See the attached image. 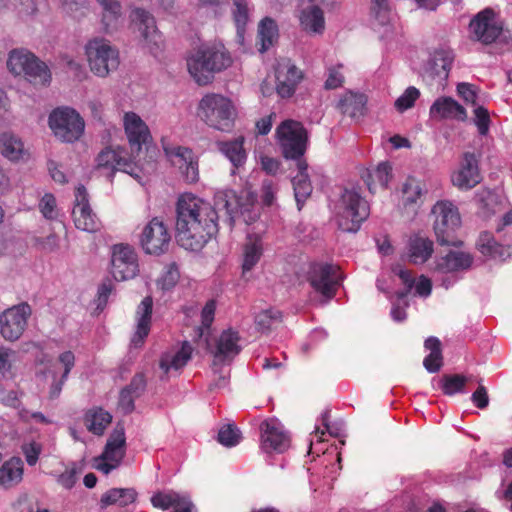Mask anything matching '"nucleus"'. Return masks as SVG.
<instances>
[{
    "mask_svg": "<svg viewBox=\"0 0 512 512\" xmlns=\"http://www.w3.org/2000/svg\"><path fill=\"white\" fill-rule=\"evenodd\" d=\"M239 207L233 190L217 191L214 206L192 193L182 194L176 206L178 244L186 250H201L218 232L217 210L224 209L232 225Z\"/></svg>",
    "mask_w": 512,
    "mask_h": 512,
    "instance_id": "nucleus-1",
    "label": "nucleus"
},
{
    "mask_svg": "<svg viewBox=\"0 0 512 512\" xmlns=\"http://www.w3.org/2000/svg\"><path fill=\"white\" fill-rule=\"evenodd\" d=\"M186 61L189 74L199 85H207L214 73L226 69L232 63L229 52L220 41L201 44L190 52Z\"/></svg>",
    "mask_w": 512,
    "mask_h": 512,
    "instance_id": "nucleus-2",
    "label": "nucleus"
},
{
    "mask_svg": "<svg viewBox=\"0 0 512 512\" xmlns=\"http://www.w3.org/2000/svg\"><path fill=\"white\" fill-rule=\"evenodd\" d=\"M454 249L437 255L429 266L434 281L445 289L453 287L474 263L471 252L458 248L462 242H455Z\"/></svg>",
    "mask_w": 512,
    "mask_h": 512,
    "instance_id": "nucleus-3",
    "label": "nucleus"
},
{
    "mask_svg": "<svg viewBox=\"0 0 512 512\" xmlns=\"http://www.w3.org/2000/svg\"><path fill=\"white\" fill-rule=\"evenodd\" d=\"M370 207L356 187L343 189L336 204V219L339 228L345 232H357L368 218Z\"/></svg>",
    "mask_w": 512,
    "mask_h": 512,
    "instance_id": "nucleus-4",
    "label": "nucleus"
},
{
    "mask_svg": "<svg viewBox=\"0 0 512 512\" xmlns=\"http://www.w3.org/2000/svg\"><path fill=\"white\" fill-rule=\"evenodd\" d=\"M198 110L199 116L208 126L220 131H230L237 116L232 100L217 93L203 96Z\"/></svg>",
    "mask_w": 512,
    "mask_h": 512,
    "instance_id": "nucleus-5",
    "label": "nucleus"
},
{
    "mask_svg": "<svg viewBox=\"0 0 512 512\" xmlns=\"http://www.w3.org/2000/svg\"><path fill=\"white\" fill-rule=\"evenodd\" d=\"M8 70L16 75H23L34 85L46 86L51 81V73L47 65L40 61L32 52L24 48L13 49L7 59Z\"/></svg>",
    "mask_w": 512,
    "mask_h": 512,
    "instance_id": "nucleus-6",
    "label": "nucleus"
},
{
    "mask_svg": "<svg viewBox=\"0 0 512 512\" xmlns=\"http://www.w3.org/2000/svg\"><path fill=\"white\" fill-rule=\"evenodd\" d=\"M74 364L75 356L72 351L61 353L57 363H52L45 355L37 360V379L40 382L49 384L50 398L54 399L60 395Z\"/></svg>",
    "mask_w": 512,
    "mask_h": 512,
    "instance_id": "nucleus-7",
    "label": "nucleus"
},
{
    "mask_svg": "<svg viewBox=\"0 0 512 512\" xmlns=\"http://www.w3.org/2000/svg\"><path fill=\"white\" fill-rule=\"evenodd\" d=\"M85 54L90 70L98 77H107L120 64L118 49L102 37L89 40L85 45Z\"/></svg>",
    "mask_w": 512,
    "mask_h": 512,
    "instance_id": "nucleus-8",
    "label": "nucleus"
},
{
    "mask_svg": "<svg viewBox=\"0 0 512 512\" xmlns=\"http://www.w3.org/2000/svg\"><path fill=\"white\" fill-rule=\"evenodd\" d=\"M49 128L53 135L64 143L78 141L84 133L85 122L82 116L68 106L57 107L48 118Z\"/></svg>",
    "mask_w": 512,
    "mask_h": 512,
    "instance_id": "nucleus-9",
    "label": "nucleus"
},
{
    "mask_svg": "<svg viewBox=\"0 0 512 512\" xmlns=\"http://www.w3.org/2000/svg\"><path fill=\"white\" fill-rule=\"evenodd\" d=\"M276 140L286 159L302 160L307 146V132L303 125L287 119L276 128Z\"/></svg>",
    "mask_w": 512,
    "mask_h": 512,
    "instance_id": "nucleus-10",
    "label": "nucleus"
},
{
    "mask_svg": "<svg viewBox=\"0 0 512 512\" xmlns=\"http://www.w3.org/2000/svg\"><path fill=\"white\" fill-rule=\"evenodd\" d=\"M434 231L441 245H456L453 240L455 231L461 225V217L456 205L449 200L437 201L433 208Z\"/></svg>",
    "mask_w": 512,
    "mask_h": 512,
    "instance_id": "nucleus-11",
    "label": "nucleus"
},
{
    "mask_svg": "<svg viewBox=\"0 0 512 512\" xmlns=\"http://www.w3.org/2000/svg\"><path fill=\"white\" fill-rule=\"evenodd\" d=\"M342 279L340 268L328 263L312 264L308 274V280L312 288L326 300L334 297Z\"/></svg>",
    "mask_w": 512,
    "mask_h": 512,
    "instance_id": "nucleus-12",
    "label": "nucleus"
},
{
    "mask_svg": "<svg viewBox=\"0 0 512 512\" xmlns=\"http://www.w3.org/2000/svg\"><path fill=\"white\" fill-rule=\"evenodd\" d=\"M136 156L127 157L123 149L117 150L105 148L97 158V168L104 171L107 176H111L115 171H122L140 181L141 168L135 162Z\"/></svg>",
    "mask_w": 512,
    "mask_h": 512,
    "instance_id": "nucleus-13",
    "label": "nucleus"
},
{
    "mask_svg": "<svg viewBox=\"0 0 512 512\" xmlns=\"http://www.w3.org/2000/svg\"><path fill=\"white\" fill-rule=\"evenodd\" d=\"M32 309L26 302L14 305L4 310L0 315V333L9 341L18 340L27 327V321Z\"/></svg>",
    "mask_w": 512,
    "mask_h": 512,
    "instance_id": "nucleus-14",
    "label": "nucleus"
},
{
    "mask_svg": "<svg viewBox=\"0 0 512 512\" xmlns=\"http://www.w3.org/2000/svg\"><path fill=\"white\" fill-rule=\"evenodd\" d=\"M171 235L167 226L158 218L150 220L140 234V245L146 254L162 255L168 251Z\"/></svg>",
    "mask_w": 512,
    "mask_h": 512,
    "instance_id": "nucleus-15",
    "label": "nucleus"
},
{
    "mask_svg": "<svg viewBox=\"0 0 512 512\" xmlns=\"http://www.w3.org/2000/svg\"><path fill=\"white\" fill-rule=\"evenodd\" d=\"M124 456V432L122 430H115L109 437L102 454L94 459V467L107 475L120 466Z\"/></svg>",
    "mask_w": 512,
    "mask_h": 512,
    "instance_id": "nucleus-16",
    "label": "nucleus"
},
{
    "mask_svg": "<svg viewBox=\"0 0 512 512\" xmlns=\"http://www.w3.org/2000/svg\"><path fill=\"white\" fill-rule=\"evenodd\" d=\"M73 221L77 229L94 233L100 230L101 222L92 211L89 204L88 193L83 185H79L75 191V204L72 211Z\"/></svg>",
    "mask_w": 512,
    "mask_h": 512,
    "instance_id": "nucleus-17",
    "label": "nucleus"
},
{
    "mask_svg": "<svg viewBox=\"0 0 512 512\" xmlns=\"http://www.w3.org/2000/svg\"><path fill=\"white\" fill-rule=\"evenodd\" d=\"M290 447V436L276 418L261 424V448L266 453H283Z\"/></svg>",
    "mask_w": 512,
    "mask_h": 512,
    "instance_id": "nucleus-18",
    "label": "nucleus"
},
{
    "mask_svg": "<svg viewBox=\"0 0 512 512\" xmlns=\"http://www.w3.org/2000/svg\"><path fill=\"white\" fill-rule=\"evenodd\" d=\"M470 32L477 41L490 44L500 36L502 25L491 9H485L471 20Z\"/></svg>",
    "mask_w": 512,
    "mask_h": 512,
    "instance_id": "nucleus-19",
    "label": "nucleus"
},
{
    "mask_svg": "<svg viewBox=\"0 0 512 512\" xmlns=\"http://www.w3.org/2000/svg\"><path fill=\"white\" fill-rule=\"evenodd\" d=\"M111 263V273L117 281L132 279L138 273L137 255L129 245H115Z\"/></svg>",
    "mask_w": 512,
    "mask_h": 512,
    "instance_id": "nucleus-20",
    "label": "nucleus"
},
{
    "mask_svg": "<svg viewBox=\"0 0 512 512\" xmlns=\"http://www.w3.org/2000/svg\"><path fill=\"white\" fill-rule=\"evenodd\" d=\"M130 18L149 50L152 53L159 50L163 43V38L156 27L154 17L142 8H135L131 11Z\"/></svg>",
    "mask_w": 512,
    "mask_h": 512,
    "instance_id": "nucleus-21",
    "label": "nucleus"
},
{
    "mask_svg": "<svg viewBox=\"0 0 512 512\" xmlns=\"http://www.w3.org/2000/svg\"><path fill=\"white\" fill-rule=\"evenodd\" d=\"M166 156L177 167L185 181L196 183L199 180L198 161L193 151L182 146H164Z\"/></svg>",
    "mask_w": 512,
    "mask_h": 512,
    "instance_id": "nucleus-22",
    "label": "nucleus"
},
{
    "mask_svg": "<svg viewBox=\"0 0 512 512\" xmlns=\"http://www.w3.org/2000/svg\"><path fill=\"white\" fill-rule=\"evenodd\" d=\"M276 91L282 98L291 97L303 79V72L290 59H282L275 70Z\"/></svg>",
    "mask_w": 512,
    "mask_h": 512,
    "instance_id": "nucleus-23",
    "label": "nucleus"
},
{
    "mask_svg": "<svg viewBox=\"0 0 512 512\" xmlns=\"http://www.w3.org/2000/svg\"><path fill=\"white\" fill-rule=\"evenodd\" d=\"M453 60L454 53L449 47L435 49L424 67V75L442 84L449 76Z\"/></svg>",
    "mask_w": 512,
    "mask_h": 512,
    "instance_id": "nucleus-24",
    "label": "nucleus"
},
{
    "mask_svg": "<svg viewBox=\"0 0 512 512\" xmlns=\"http://www.w3.org/2000/svg\"><path fill=\"white\" fill-rule=\"evenodd\" d=\"M451 180L454 186L461 190H469L481 181L478 159L474 153L463 154L459 168L452 174Z\"/></svg>",
    "mask_w": 512,
    "mask_h": 512,
    "instance_id": "nucleus-25",
    "label": "nucleus"
},
{
    "mask_svg": "<svg viewBox=\"0 0 512 512\" xmlns=\"http://www.w3.org/2000/svg\"><path fill=\"white\" fill-rule=\"evenodd\" d=\"M125 133L131 148L132 156L139 154L142 145L150 139V131L147 124L134 112H126L123 116Z\"/></svg>",
    "mask_w": 512,
    "mask_h": 512,
    "instance_id": "nucleus-26",
    "label": "nucleus"
},
{
    "mask_svg": "<svg viewBox=\"0 0 512 512\" xmlns=\"http://www.w3.org/2000/svg\"><path fill=\"white\" fill-rule=\"evenodd\" d=\"M242 350L239 333L233 329L224 330L217 339L211 353L214 356V364L231 361Z\"/></svg>",
    "mask_w": 512,
    "mask_h": 512,
    "instance_id": "nucleus-27",
    "label": "nucleus"
},
{
    "mask_svg": "<svg viewBox=\"0 0 512 512\" xmlns=\"http://www.w3.org/2000/svg\"><path fill=\"white\" fill-rule=\"evenodd\" d=\"M430 118L433 120L465 121L467 113L465 108L455 99L448 96L437 98L429 109Z\"/></svg>",
    "mask_w": 512,
    "mask_h": 512,
    "instance_id": "nucleus-28",
    "label": "nucleus"
},
{
    "mask_svg": "<svg viewBox=\"0 0 512 512\" xmlns=\"http://www.w3.org/2000/svg\"><path fill=\"white\" fill-rule=\"evenodd\" d=\"M392 271L397 275L405 285V291L397 294L396 300L392 302L391 316L394 321L401 322L406 319L405 308L408 307L407 296L411 292L414 284V277L411 272L401 265H396Z\"/></svg>",
    "mask_w": 512,
    "mask_h": 512,
    "instance_id": "nucleus-29",
    "label": "nucleus"
},
{
    "mask_svg": "<svg viewBox=\"0 0 512 512\" xmlns=\"http://www.w3.org/2000/svg\"><path fill=\"white\" fill-rule=\"evenodd\" d=\"M371 14L375 18V26L378 25L383 31L379 30L381 37L390 40L398 34V29L391 15L388 0H372Z\"/></svg>",
    "mask_w": 512,
    "mask_h": 512,
    "instance_id": "nucleus-30",
    "label": "nucleus"
},
{
    "mask_svg": "<svg viewBox=\"0 0 512 512\" xmlns=\"http://www.w3.org/2000/svg\"><path fill=\"white\" fill-rule=\"evenodd\" d=\"M101 9L100 23L106 33L119 29L123 21V8L119 0H95Z\"/></svg>",
    "mask_w": 512,
    "mask_h": 512,
    "instance_id": "nucleus-31",
    "label": "nucleus"
},
{
    "mask_svg": "<svg viewBox=\"0 0 512 512\" xmlns=\"http://www.w3.org/2000/svg\"><path fill=\"white\" fill-rule=\"evenodd\" d=\"M153 301L151 297H145L139 304L136 311V331L131 339V345L139 348L143 345L145 338L150 332Z\"/></svg>",
    "mask_w": 512,
    "mask_h": 512,
    "instance_id": "nucleus-32",
    "label": "nucleus"
},
{
    "mask_svg": "<svg viewBox=\"0 0 512 512\" xmlns=\"http://www.w3.org/2000/svg\"><path fill=\"white\" fill-rule=\"evenodd\" d=\"M0 153L11 162L26 161L29 151L22 139L12 132H4L0 135Z\"/></svg>",
    "mask_w": 512,
    "mask_h": 512,
    "instance_id": "nucleus-33",
    "label": "nucleus"
},
{
    "mask_svg": "<svg viewBox=\"0 0 512 512\" xmlns=\"http://www.w3.org/2000/svg\"><path fill=\"white\" fill-rule=\"evenodd\" d=\"M230 13L236 27L237 41L243 44L246 27L254 11V5L251 0H230Z\"/></svg>",
    "mask_w": 512,
    "mask_h": 512,
    "instance_id": "nucleus-34",
    "label": "nucleus"
},
{
    "mask_svg": "<svg viewBox=\"0 0 512 512\" xmlns=\"http://www.w3.org/2000/svg\"><path fill=\"white\" fill-rule=\"evenodd\" d=\"M193 348L185 341L180 348L165 352L160 359V368L165 374L177 372L183 368L191 358Z\"/></svg>",
    "mask_w": 512,
    "mask_h": 512,
    "instance_id": "nucleus-35",
    "label": "nucleus"
},
{
    "mask_svg": "<svg viewBox=\"0 0 512 512\" xmlns=\"http://www.w3.org/2000/svg\"><path fill=\"white\" fill-rule=\"evenodd\" d=\"M24 462L20 457H10L0 462V487L10 489L23 480Z\"/></svg>",
    "mask_w": 512,
    "mask_h": 512,
    "instance_id": "nucleus-36",
    "label": "nucleus"
},
{
    "mask_svg": "<svg viewBox=\"0 0 512 512\" xmlns=\"http://www.w3.org/2000/svg\"><path fill=\"white\" fill-rule=\"evenodd\" d=\"M264 251L261 236L248 234L242 248V274L250 272L260 261Z\"/></svg>",
    "mask_w": 512,
    "mask_h": 512,
    "instance_id": "nucleus-37",
    "label": "nucleus"
},
{
    "mask_svg": "<svg viewBox=\"0 0 512 512\" xmlns=\"http://www.w3.org/2000/svg\"><path fill=\"white\" fill-rule=\"evenodd\" d=\"M433 252L434 244L429 238L414 235L409 239L407 257L411 263L415 265L424 264L432 256Z\"/></svg>",
    "mask_w": 512,
    "mask_h": 512,
    "instance_id": "nucleus-38",
    "label": "nucleus"
},
{
    "mask_svg": "<svg viewBox=\"0 0 512 512\" xmlns=\"http://www.w3.org/2000/svg\"><path fill=\"white\" fill-rule=\"evenodd\" d=\"M301 29L309 35H321L325 30V17L321 8L316 5L301 10L299 15Z\"/></svg>",
    "mask_w": 512,
    "mask_h": 512,
    "instance_id": "nucleus-39",
    "label": "nucleus"
},
{
    "mask_svg": "<svg viewBox=\"0 0 512 512\" xmlns=\"http://www.w3.org/2000/svg\"><path fill=\"white\" fill-rule=\"evenodd\" d=\"M297 168L298 173L293 177L292 184L298 209L301 210L306 199L312 193V185L307 174V163L304 160H299L297 162Z\"/></svg>",
    "mask_w": 512,
    "mask_h": 512,
    "instance_id": "nucleus-40",
    "label": "nucleus"
},
{
    "mask_svg": "<svg viewBox=\"0 0 512 512\" xmlns=\"http://www.w3.org/2000/svg\"><path fill=\"white\" fill-rule=\"evenodd\" d=\"M112 415L101 407L88 409L84 414V425L89 432L96 436L103 435L111 423Z\"/></svg>",
    "mask_w": 512,
    "mask_h": 512,
    "instance_id": "nucleus-41",
    "label": "nucleus"
},
{
    "mask_svg": "<svg viewBox=\"0 0 512 512\" xmlns=\"http://www.w3.org/2000/svg\"><path fill=\"white\" fill-rule=\"evenodd\" d=\"M366 102L364 94L347 91L340 97L338 108L351 118H359L364 114Z\"/></svg>",
    "mask_w": 512,
    "mask_h": 512,
    "instance_id": "nucleus-42",
    "label": "nucleus"
},
{
    "mask_svg": "<svg viewBox=\"0 0 512 512\" xmlns=\"http://www.w3.org/2000/svg\"><path fill=\"white\" fill-rule=\"evenodd\" d=\"M391 166L387 162L380 163L375 169H366L361 174V178L367 185L370 192H375L379 186L386 188L391 178Z\"/></svg>",
    "mask_w": 512,
    "mask_h": 512,
    "instance_id": "nucleus-43",
    "label": "nucleus"
},
{
    "mask_svg": "<svg viewBox=\"0 0 512 512\" xmlns=\"http://www.w3.org/2000/svg\"><path fill=\"white\" fill-rule=\"evenodd\" d=\"M423 187L422 183L415 178H408L402 187V204L405 208H410L412 211L422 203Z\"/></svg>",
    "mask_w": 512,
    "mask_h": 512,
    "instance_id": "nucleus-44",
    "label": "nucleus"
},
{
    "mask_svg": "<svg viewBox=\"0 0 512 512\" xmlns=\"http://www.w3.org/2000/svg\"><path fill=\"white\" fill-rule=\"evenodd\" d=\"M137 493L132 488H112L104 493L101 497L103 506L118 505L121 507L133 503Z\"/></svg>",
    "mask_w": 512,
    "mask_h": 512,
    "instance_id": "nucleus-45",
    "label": "nucleus"
},
{
    "mask_svg": "<svg viewBox=\"0 0 512 512\" xmlns=\"http://www.w3.org/2000/svg\"><path fill=\"white\" fill-rule=\"evenodd\" d=\"M258 38L260 40L259 51L264 53L278 38V26L276 22L269 17L262 19L258 26Z\"/></svg>",
    "mask_w": 512,
    "mask_h": 512,
    "instance_id": "nucleus-46",
    "label": "nucleus"
},
{
    "mask_svg": "<svg viewBox=\"0 0 512 512\" xmlns=\"http://www.w3.org/2000/svg\"><path fill=\"white\" fill-rule=\"evenodd\" d=\"M218 146L219 150L225 155V157L232 163L235 168H238L245 163L247 155L243 148L242 138L228 142H220Z\"/></svg>",
    "mask_w": 512,
    "mask_h": 512,
    "instance_id": "nucleus-47",
    "label": "nucleus"
},
{
    "mask_svg": "<svg viewBox=\"0 0 512 512\" xmlns=\"http://www.w3.org/2000/svg\"><path fill=\"white\" fill-rule=\"evenodd\" d=\"M216 311V302L209 300L201 311V325L195 330L194 339H204L208 344V336L210 334V326L214 321Z\"/></svg>",
    "mask_w": 512,
    "mask_h": 512,
    "instance_id": "nucleus-48",
    "label": "nucleus"
},
{
    "mask_svg": "<svg viewBox=\"0 0 512 512\" xmlns=\"http://www.w3.org/2000/svg\"><path fill=\"white\" fill-rule=\"evenodd\" d=\"M36 1L38 7L39 0ZM57 2L61 11L74 19L83 18L89 8V0H57Z\"/></svg>",
    "mask_w": 512,
    "mask_h": 512,
    "instance_id": "nucleus-49",
    "label": "nucleus"
},
{
    "mask_svg": "<svg viewBox=\"0 0 512 512\" xmlns=\"http://www.w3.org/2000/svg\"><path fill=\"white\" fill-rule=\"evenodd\" d=\"M477 246L479 251L485 256L493 259L502 258L503 256L502 246L495 241L489 232L480 234Z\"/></svg>",
    "mask_w": 512,
    "mask_h": 512,
    "instance_id": "nucleus-50",
    "label": "nucleus"
},
{
    "mask_svg": "<svg viewBox=\"0 0 512 512\" xmlns=\"http://www.w3.org/2000/svg\"><path fill=\"white\" fill-rule=\"evenodd\" d=\"M182 497L172 490L159 491L151 497V503L155 508L168 510L177 505Z\"/></svg>",
    "mask_w": 512,
    "mask_h": 512,
    "instance_id": "nucleus-51",
    "label": "nucleus"
},
{
    "mask_svg": "<svg viewBox=\"0 0 512 512\" xmlns=\"http://www.w3.org/2000/svg\"><path fill=\"white\" fill-rule=\"evenodd\" d=\"M11 6L17 8L22 16H32L37 13L36 0H0V13L10 9Z\"/></svg>",
    "mask_w": 512,
    "mask_h": 512,
    "instance_id": "nucleus-52",
    "label": "nucleus"
},
{
    "mask_svg": "<svg viewBox=\"0 0 512 512\" xmlns=\"http://www.w3.org/2000/svg\"><path fill=\"white\" fill-rule=\"evenodd\" d=\"M282 314L277 309H266L255 316V324L261 331H268L281 322Z\"/></svg>",
    "mask_w": 512,
    "mask_h": 512,
    "instance_id": "nucleus-53",
    "label": "nucleus"
},
{
    "mask_svg": "<svg viewBox=\"0 0 512 512\" xmlns=\"http://www.w3.org/2000/svg\"><path fill=\"white\" fill-rule=\"evenodd\" d=\"M179 277L180 273L178 267L174 263H171L164 268L163 273L157 280V285L163 291H168L176 285Z\"/></svg>",
    "mask_w": 512,
    "mask_h": 512,
    "instance_id": "nucleus-54",
    "label": "nucleus"
},
{
    "mask_svg": "<svg viewBox=\"0 0 512 512\" xmlns=\"http://www.w3.org/2000/svg\"><path fill=\"white\" fill-rule=\"evenodd\" d=\"M240 439L241 433L239 429L232 424L224 425L218 432L219 443L226 447L236 446L240 442Z\"/></svg>",
    "mask_w": 512,
    "mask_h": 512,
    "instance_id": "nucleus-55",
    "label": "nucleus"
},
{
    "mask_svg": "<svg viewBox=\"0 0 512 512\" xmlns=\"http://www.w3.org/2000/svg\"><path fill=\"white\" fill-rule=\"evenodd\" d=\"M35 247L44 253H54L60 249V237L51 232L47 236H39L34 239Z\"/></svg>",
    "mask_w": 512,
    "mask_h": 512,
    "instance_id": "nucleus-56",
    "label": "nucleus"
},
{
    "mask_svg": "<svg viewBox=\"0 0 512 512\" xmlns=\"http://www.w3.org/2000/svg\"><path fill=\"white\" fill-rule=\"evenodd\" d=\"M78 469L75 463L67 466L65 470L60 473H52L51 475L56 479V482L63 488L70 490L77 482Z\"/></svg>",
    "mask_w": 512,
    "mask_h": 512,
    "instance_id": "nucleus-57",
    "label": "nucleus"
},
{
    "mask_svg": "<svg viewBox=\"0 0 512 512\" xmlns=\"http://www.w3.org/2000/svg\"><path fill=\"white\" fill-rule=\"evenodd\" d=\"M419 96L420 91L416 87L410 86L403 92L400 97L397 98L395 101V108L399 112H404L414 106Z\"/></svg>",
    "mask_w": 512,
    "mask_h": 512,
    "instance_id": "nucleus-58",
    "label": "nucleus"
},
{
    "mask_svg": "<svg viewBox=\"0 0 512 512\" xmlns=\"http://www.w3.org/2000/svg\"><path fill=\"white\" fill-rule=\"evenodd\" d=\"M39 210L44 218L48 220H56L58 217V209L56 198L51 193H46L39 201Z\"/></svg>",
    "mask_w": 512,
    "mask_h": 512,
    "instance_id": "nucleus-59",
    "label": "nucleus"
},
{
    "mask_svg": "<svg viewBox=\"0 0 512 512\" xmlns=\"http://www.w3.org/2000/svg\"><path fill=\"white\" fill-rule=\"evenodd\" d=\"M327 78L325 80V88L336 89L343 85L344 83V74H343V65H331L327 68L326 71Z\"/></svg>",
    "mask_w": 512,
    "mask_h": 512,
    "instance_id": "nucleus-60",
    "label": "nucleus"
},
{
    "mask_svg": "<svg viewBox=\"0 0 512 512\" xmlns=\"http://www.w3.org/2000/svg\"><path fill=\"white\" fill-rule=\"evenodd\" d=\"M473 122L477 127L478 133L482 136L487 135L490 127L489 112L483 106H476L474 108Z\"/></svg>",
    "mask_w": 512,
    "mask_h": 512,
    "instance_id": "nucleus-61",
    "label": "nucleus"
},
{
    "mask_svg": "<svg viewBox=\"0 0 512 512\" xmlns=\"http://www.w3.org/2000/svg\"><path fill=\"white\" fill-rule=\"evenodd\" d=\"M17 361V352L0 347V376L7 377L10 374L13 364Z\"/></svg>",
    "mask_w": 512,
    "mask_h": 512,
    "instance_id": "nucleus-62",
    "label": "nucleus"
},
{
    "mask_svg": "<svg viewBox=\"0 0 512 512\" xmlns=\"http://www.w3.org/2000/svg\"><path fill=\"white\" fill-rule=\"evenodd\" d=\"M467 378L461 375L448 376L444 379L442 389L447 395H454L458 392H462Z\"/></svg>",
    "mask_w": 512,
    "mask_h": 512,
    "instance_id": "nucleus-63",
    "label": "nucleus"
},
{
    "mask_svg": "<svg viewBox=\"0 0 512 512\" xmlns=\"http://www.w3.org/2000/svg\"><path fill=\"white\" fill-rule=\"evenodd\" d=\"M457 93L465 103L473 105L474 108L479 106L477 88L474 85L466 82L459 83Z\"/></svg>",
    "mask_w": 512,
    "mask_h": 512,
    "instance_id": "nucleus-64",
    "label": "nucleus"
}]
</instances>
